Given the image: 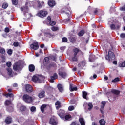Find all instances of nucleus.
<instances>
[{
  "label": "nucleus",
  "mask_w": 125,
  "mask_h": 125,
  "mask_svg": "<svg viewBox=\"0 0 125 125\" xmlns=\"http://www.w3.org/2000/svg\"><path fill=\"white\" fill-rule=\"evenodd\" d=\"M22 99L26 103H32L33 102V98L28 94H24Z\"/></svg>",
  "instance_id": "obj_1"
},
{
  "label": "nucleus",
  "mask_w": 125,
  "mask_h": 125,
  "mask_svg": "<svg viewBox=\"0 0 125 125\" xmlns=\"http://www.w3.org/2000/svg\"><path fill=\"white\" fill-rule=\"evenodd\" d=\"M32 81L35 83H41L42 82V77L40 76L34 75L32 77Z\"/></svg>",
  "instance_id": "obj_2"
},
{
  "label": "nucleus",
  "mask_w": 125,
  "mask_h": 125,
  "mask_svg": "<svg viewBox=\"0 0 125 125\" xmlns=\"http://www.w3.org/2000/svg\"><path fill=\"white\" fill-rule=\"evenodd\" d=\"M105 59L106 60H111H111H113V59H115V54H114V52L109 50L108 51V55H106Z\"/></svg>",
  "instance_id": "obj_3"
},
{
  "label": "nucleus",
  "mask_w": 125,
  "mask_h": 125,
  "mask_svg": "<svg viewBox=\"0 0 125 125\" xmlns=\"http://www.w3.org/2000/svg\"><path fill=\"white\" fill-rule=\"evenodd\" d=\"M112 93L115 94V96L113 97V99L116 100L117 99V97H118L119 95H120V93H121V91L116 89H112L111 90Z\"/></svg>",
  "instance_id": "obj_4"
},
{
  "label": "nucleus",
  "mask_w": 125,
  "mask_h": 125,
  "mask_svg": "<svg viewBox=\"0 0 125 125\" xmlns=\"http://www.w3.org/2000/svg\"><path fill=\"white\" fill-rule=\"evenodd\" d=\"M21 64L16 62L14 63L13 66V69L14 71H20V70H21Z\"/></svg>",
  "instance_id": "obj_5"
},
{
  "label": "nucleus",
  "mask_w": 125,
  "mask_h": 125,
  "mask_svg": "<svg viewBox=\"0 0 125 125\" xmlns=\"http://www.w3.org/2000/svg\"><path fill=\"white\" fill-rule=\"evenodd\" d=\"M25 90L27 93H32V92L34 91L33 87L30 84H27L25 85Z\"/></svg>",
  "instance_id": "obj_6"
},
{
  "label": "nucleus",
  "mask_w": 125,
  "mask_h": 125,
  "mask_svg": "<svg viewBox=\"0 0 125 125\" xmlns=\"http://www.w3.org/2000/svg\"><path fill=\"white\" fill-rule=\"evenodd\" d=\"M58 75L61 77L62 78H63V79H65L66 77H67V73L62 70L59 69L58 71Z\"/></svg>",
  "instance_id": "obj_7"
},
{
  "label": "nucleus",
  "mask_w": 125,
  "mask_h": 125,
  "mask_svg": "<svg viewBox=\"0 0 125 125\" xmlns=\"http://www.w3.org/2000/svg\"><path fill=\"white\" fill-rule=\"evenodd\" d=\"M38 15L39 17L43 18V17H45V16L47 15V12L46 11L41 10L38 13Z\"/></svg>",
  "instance_id": "obj_8"
},
{
  "label": "nucleus",
  "mask_w": 125,
  "mask_h": 125,
  "mask_svg": "<svg viewBox=\"0 0 125 125\" xmlns=\"http://www.w3.org/2000/svg\"><path fill=\"white\" fill-rule=\"evenodd\" d=\"M58 115L59 116V117H60L62 120H64V117H65L66 113L64 110H60Z\"/></svg>",
  "instance_id": "obj_9"
},
{
  "label": "nucleus",
  "mask_w": 125,
  "mask_h": 125,
  "mask_svg": "<svg viewBox=\"0 0 125 125\" xmlns=\"http://www.w3.org/2000/svg\"><path fill=\"white\" fill-rule=\"evenodd\" d=\"M30 47L34 50H37V49H39V43H38V42H33L30 45Z\"/></svg>",
  "instance_id": "obj_10"
},
{
  "label": "nucleus",
  "mask_w": 125,
  "mask_h": 125,
  "mask_svg": "<svg viewBox=\"0 0 125 125\" xmlns=\"http://www.w3.org/2000/svg\"><path fill=\"white\" fill-rule=\"evenodd\" d=\"M68 38L71 42L74 43L77 41V38L73 34H70Z\"/></svg>",
  "instance_id": "obj_11"
},
{
  "label": "nucleus",
  "mask_w": 125,
  "mask_h": 125,
  "mask_svg": "<svg viewBox=\"0 0 125 125\" xmlns=\"http://www.w3.org/2000/svg\"><path fill=\"white\" fill-rule=\"evenodd\" d=\"M5 123L7 125L11 124V123H12V117L10 116H7L5 119Z\"/></svg>",
  "instance_id": "obj_12"
},
{
  "label": "nucleus",
  "mask_w": 125,
  "mask_h": 125,
  "mask_svg": "<svg viewBox=\"0 0 125 125\" xmlns=\"http://www.w3.org/2000/svg\"><path fill=\"white\" fill-rule=\"evenodd\" d=\"M73 52H74L73 56H77V55H78V53H79V52H80L81 53V54H83V51H82L81 50H80L78 48H75L73 49Z\"/></svg>",
  "instance_id": "obj_13"
},
{
  "label": "nucleus",
  "mask_w": 125,
  "mask_h": 125,
  "mask_svg": "<svg viewBox=\"0 0 125 125\" xmlns=\"http://www.w3.org/2000/svg\"><path fill=\"white\" fill-rule=\"evenodd\" d=\"M38 97L40 99L44 98L45 97V91L42 90L38 94Z\"/></svg>",
  "instance_id": "obj_14"
},
{
  "label": "nucleus",
  "mask_w": 125,
  "mask_h": 125,
  "mask_svg": "<svg viewBox=\"0 0 125 125\" xmlns=\"http://www.w3.org/2000/svg\"><path fill=\"white\" fill-rule=\"evenodd\" d=\"M58 78L57 73H55L53 76L50 77V83H54V80H56Z\"/></svg>",
  "instance_id": "obj_15"
},
{
  "label": "nucleus",
  "mask_w": 125,
  "mask_h": 125,
  "mask_svg": "<svg viewBox=\"0 0 125 125\" xmlns=\"http://www.w3.org/2000/svg\"><path fill=\"white\" fill-rule=\"evenodd\" d=\"M56 66V63L53 62L51 63L50 64H49L48 65H47L46 66V69L47 70H48V71H49V70H50V69H51V68H55V67Z\"/></svg>",
  "instance_id": "obj_16"
},
{
  "label": "nucleus",
  "mask_w": 125,
  "mask_h": 125,
  "mask_svg": "<svg viewBox=\"0 0 125 125\" xmlns=\"http://www.w3.org/2000/svg\"><path fill=\"white\" fill-rule=\"evenodd\" d=\"M62 12L63 13H65L66 14H67V16H69V15H70V14H71V11H70V10L69 9H68V8L62 9Z\"/></svg>",
  "instance_id": "obj_17"
},
{
  "label": "nucleus",
  "mask_w": 125,
  "mask_h": 125,
  "mask_svg": "<svg viewBox=\"0 0 125 125\" xmlns=\"http://www.w3.org/2000/svg\"><path fill=\"white\" fill-rule=\"evenodd\" d=\"M57 87L60 92H63L64 86L61 84H58Z\"/></svg>",
  "instance_id": "obj_18"
},
{
  "label": "nucleus",
  "mask_w": 125,
  "mask_h": 125,
  "mask_svg": "<svg viewBox=\"0 0 125 125\" xmlns=\"http://www.w3.org/2000/svg\"><path fill=\"white\" fill-rule=\"evenodd\" d=\"M48 4L50 6V7H53L56 3H55V1L51 0L48 1Z\"/></svg>",
  "instance_id": "obj_19"
},
{
  "label": "nucleus",
  "mask_w": 125,
  "mask_h": 125,
  "mask_svg": "<svg viewBox=\"0 0 125 125\" xmlns=\"http://www.w3.org/2000/svg\"><path fill=\"white\" fill-rule=\"evenodd\" d=\"M69 89L70 91H77L78 90V88L77 87H73V84H70L69 86Z\"/></svg>",
  "instance_id": "obj_20"
},
{
  "label": "nucleus",
  "mask_w": 125,
  "mask_h": 125,
  "mask_svg": "<svg viewBox=\"0 0 125 125\" xmlns=\"http://www.w3.org/2000/svg\"><path fill=\"white\" fill-rule=\"evenodd\" d=\"M29 72H34L35 71V65L34 64H30L28 66Z\"/></svg>",
  "instance_id": "obj_21"
},
{
  "label": "nucleus",
  "mask_w": 125,
  "mask_h": 125,
  "mask_svg": "<svg viewBox=\"0 0 125 125\" xmlns=\"http://www.w3.org/2000/svg\"><path fill=\"white\" fill-rule=\"evenodd\" d=\"M4 104H5V106H10L11 105H12V102H11L9 100H6L5 101Z\"/></svg>",
  "instance_id": "obj_22"
},
{
  "label": "nucleus",
  "mask_w": 125,
  "mask_h": 125,
  "mask_svg": "<svg viewBox=\"0 0 125 125\" xmlns=\"http://www.w3.org/2000/svg\"><path fill=\"white\" fill-rule=\"evenodd\" d=\"M6 111L9 113H12L14 111V108L13 106H8L6 108Z\"/></svg>",
  "instance_id": "obj_23"
},
{
  "label": "nucleus",
  "mask_w": 125,
  "mask_h": 125,
  "mask_svg": "<svg viewBox=\"0 0 125 125\" xmlns=\"http://www.w3.org/2000/svg\"><path fill=\"white\" fill-rule=\"evenodd\" d=\"M87 110L88 111H91L92 110V108H93V105L92 104V103H88L87 104Z\"/></svg>",
  "instance_id": "obj_24"
},
{
  "label": "nucleus",
  "mask_w": 125,
  "mask_h": 125,
  "mask_svg": "<svg viewBox=\"0 0 125 125\" xmlns=\"http://www.w3.org/2000/svg\"><path fill=\"white\" fill-rule=\"evenodd\" d=\"M49 123L51 125H57V123L56 122L55 120L53 118H51L50 119Z\"/></svg>",
  "instance_id": "obj_25"
},
{
  "label": "nucleus",
  "mask_w": 125,
  "mask_h": 125,
  "mask_svg": "<svg viewBox=\"0 0 125 125\" xmlns=\"http://www.w3.org/2000/svg\"><path fill=\"white\" fill-rule=\"evenodd\" d=\"M3 95L4 96H6L7 98L8 97H10V98L14 97V95H13V94L12 93H7V94L4 93Z\"/></svg>",
  "instance_id": "obj_26"
},
{
  "label": "nucleus",
  "mask_w": 125,
  "mask_h": 125,
  "mask_svg": "<svg viewBox=\"0 0 125 125\" xmlns=\"http://www.w3.org/2000/svg\"><path fill=\"white\" fill-rule=\"evenodd\" d=\"M7 73L9 76H10L11 77H12V69L10 68H7Z\"/></svg>",
  "instance_id": "obj_27"
},
{
  "label": "nucleus",
  "mask_w": 125,
  "mask_h": 125,
  "mask_svg": "<svg viewBox=\"0 0 125 125\" xmlns=\"http://www.w3.org/2000/svg\"><path fill=\"white\" fill-rule=\"evenodd\" d=\"M21 112H25L27 110V107L24 105H22L20 107Z\"/></svg>",
  "instance_id": "obj_28"
},
{
  "label": "nucleus",
  "mask_w": 125,
  "mask_h": 125,
  "mask_svg": "<svg viewBox=\"0 0 125 125\" xmlns=\"http://www.w3.org/2000/svg\"><path fill=\"white\" fill-rule=\"evenodd\" d=\"M79 122L81 125H85V122H84V120L83 119V118H79Z\"/></svg>",
  "instance_id": "obj_29"
},
{
  "label": "nucleus",
  "mask_w": 125,
  "mask_h": 125,
  "mask_svg": "<svg viewBox=\"0 0 125 125\" xmlns=\"http://www.w3.org/2000/svg\"><path fill=\"white\" fill-rule=\"evenodd\" d=\"M45 108H46V105L45 104H43L41 106L40 109L42 113H44V109H45Z\"/></svg>",
  "instance_id": "obj_30"
},
{
  "label": "nucleus",
  "mask_w": 125,
  "mask_h": 125,
  "mask_svg": "<svg viewBox=\"0 0 125 125\" xmlns=\"http://www.w3.org/2000/svg\"><path fill=\"white\" fill-rule=\"evenodd\" d=\"M99 123L100 125H106V121L104 119H101L99 121Z\"/></svg>",
  "instance_id": "obj_31"
},
{
  "label": "nucleus",
  "mask_w": 125,
  "mask_h": 125,
  "mask_svg": "<svg viewBox=\"0 0 125 125\" xmlns=\"http://www.w3.org/2000/svg\"><path fill=\"white\" fill-rule=\"evenodd\" d=\"M71 117L70 115H65L64 117V121H69L71 119Z\"/></svg>",
  "instance_id": "obj_32"
},
{
  "label": "nucleus",
  "mask_w": 125,
  "mask_h": 125,
  "mask_svg": "<svg viewBox=\"0 0 125 125\" xmlns=\"http://www.w3.org/2000/svg\"><path fill=\"white\" fill-rule=\"evenodd\" d=\"M119 66L120 68H125V61H124L123 62L120 63Z\"/></svg>",
  "instance_id": "obj_33"
},
{
  "label": "nucleus",
  "mask_w": 125,
  "mask_h": 125,
  "mask_svg": "<svg viewBox=\"0 0 125 125\" xmlns=\"http://www.w3.org/2000/svg\"><path fill=\"white\" fill-rule=\"evenodd\" d=\"M87 93L85 91L83 92V97L84 99H87Z\"/></svg>",
  "instance_id": "obj_34"
},
{
  "label": "nucleus",
  "mask_w": 125,
  "mask_h": 125,
  "mask_svg": "<svg viewBox=\"0 0 125 125\" xmlns=\"http://www.w3.org/2000/svg\"><path fill=\"white\" fill-rule=\"evenodd\" d=\"M21 11H24V15H25V11H27V10H28V7H21Z\"/></svg>",
  "instance_id": "obj_35"
},
{
  "label": "nucleus",
  "mask_w": 125,
  "mask_h": 125,
  "mask_svg": "<svg viewBox=\"0 0 125 125\" xmlns=\"http://www.w3.org/2000/svg\"><path fill=\"white\" fill-rule=\"evenodd\" d=\"M13 5H17L18 4V0H12Z\"/></svg>",
  "instance_id": "obj_36"
},
{
  "label": "nucleus",
  "mask_w": 125,
  "mask_h": 125,
  "mask_svg": "<svg viewBox=\"0 0 125 125\" xmlns=\"http://www.w3.org/2000/svg\"><path fill=\"white\" fill-rule=\"evenodd\" d=\"M118 82H120V78L119 77H117L114 80H112V83H118Z\"/></svg>",
  "instance_id": "obj_37"
},
{
  "label": "nucleus",
  "mask_w": 125,
  "mask_h": 125,
  "mask_svg": "<svg viewBox=\"0 0 125 125\" xmlns=\"http://www.w3.org/2000/svg\"><path fill=\"white\" fill-rule=\"evenodd\" d=\"M52 31H58L59 30V28L56 27V26H52L51 27Z\"/></svg>",
  "instance_id": "obj_38"
},
{
  "label": "nucleus",
  "mask_w": 125,
  "mask_h": 125,
  "mask_svg": "<svg viewBox=\"0 0 125 125\" xmlns=\"http://www.w3.org/2000/svg\"><path fill=\"white\" fill-rule=\"evenodd\" d=\"M8 7V4L7 3H4L2 5V8H4V9H5Z\"/></svg>",
  "instance_id": "obj_39"
},
{
  "label": "nucleus",
  "mask_w": 125,
  "mask_h": 125,
  "mask_svg": "<svg viewBox=\"0 0 125 125\" xmlns=\"http://www.w3.org/2000/svg\"><path fill=\"white\" fill-rule=\"evenodd\" d=\"M44 61L45 63H48L49 61V58L48 57H46L44 59Z\"/></svg>",
  "instance_id": "obj_40"
},
{
  "label": "nucleus",
  "mask_w": 125,
  "mask_h": 125,
  "mask_svg": "<svg viewBox=\"0 0 125 125\" xmlns=\"http://www.w3.org/2000/svg\"><path fill=\"white\" fill-rule=\"evenodd\" d=\"M56 24V22L53 21H50V25L51 26H54Z\"/></svg>",
  "instance_id": "obj_41"
},
{
  "label": "nucleus",
  "mask_w": 125,
  "mask_h": 125,
  "mask_svg": "<svg viewBox=\"0 0 125 125\" xmlns=\"http://www.w3.org/2000/svg\"><path fill=\"white\" fill-rule=\"evenodd\" d=\"M62 42H68V39L66 37H63L62 39Z\"/></svg>",
  "instance_id": "obj_42"
},
{
  "label": "nucleus",
  "mask_w": 125,
  "mask_h": 125,
  "mask_svg": "<svg viewBox=\"0 0 125 125\" xmlns=\"http://www.w3.org/2000/svg\"><path fill=\"white\" fill-rule=\"evenodd\" d=\"M13 45L15 47H17L19 45V43L17 42H15L13 43Z\"/></svg>",
  "instance_id": "obj_43"
},
{
  "label": "nucleus",
  "mask_w": 125,
  "mask_h": 125,
  "mask_svg": "<svg viewBox=\"0 0 125 125\" xmlns=\"http://www.w3.org/2000/svg\"><path fill=\"white\" fill-rule=\"evenodd\" d=\"M0 53H1V54H4L5 53V49H4V48L0 49Z\"/></svg>",
  "instance_id": "obj_44"
},
{
  "label": "nucleus",
  "mask_w": 125,
  "mask_h": 125,
  "mask_svg": "<svg viewBox=\"0 0 125 125\" xmlns=\"http://www.w3.org/2000/svg\"><path fill=\"white\" fill-rule=\"evenodd\" d=\"M84 35V32H79L78 33V36L79 37H83V36Z\"/></svg>",
  "instance_id": "obj_45"
},
{
  "label": "nucleus",
  "mask_w": 125,
  "mask_h": 125,
  "mask_svg": "<svg viewBox=\"0 0 125 125\" xmlns=\"http://www.w3.org/2000/svg\"><path fill=\"white\" fill-rule=\"evenodd\" d=\"M110 27L111 30H115L116 29V26L114 24L110 25Z\"/></svg>",
  "instance_id": "obj_46"
},
{
  "label": "nucleus",
  "mask_w": 125,
  "mask_h": 125,
  "mask_svg": "<svg viewBox=\"0 0 125 125\" xmlns=\"http://www.w3.org/2000/svg\"><path fill=\"white\" fill-rule=\"evenodd\" d=\"M36 110V107L35 106H32L30 108L31 112H35Z\"/></svg>",
  "instance_id": "obj_47"
},
{
  "label": "nucleus",
  "mask_w": 125,
  "mask_h": 125,
  "mask_svg": "<svg viewBox=\"0 0 125 125\" xmlns=\"http://www.w3.org/2000/svg\"><path fill=\"white\" fill-rule=\"evenodd\" d=\"M72 61H74V62L78 61V58H77V56H74L73 57H72Z\"/></svg>",
  "instance_id": "obj_48"
},
{
  "label": "nucleus",
  "mask_w": 125,
  "mask_h": 125,
  "mask_svg": "<svg viewBox=\"0 0 125 125\" xmlns=\"http://www.w3.org/2000/svg\"><path fill=\"white\" fill-rule=\"evenodd\" d=\"M7 53L9 55H11L13 53L12 50L11 49H9L7 51Z\"/></svg>",
  "instance_id": "obj_49"
},
{
  "label": "nucleus",
  "mask_w": 125,
  "mask_h": 125,
  "mask_svg": "<svg viewBox=\"0 0 125 125\" xmlns=\"http://www.w3.org/2000/svg\"><path fill=\"white\" fill-rule=\"evenodd\" d=\"M75 109V107L73 106H70L68 107L69 111H73V110Z\"/></svg>",
  "instance_id": "obj_50"
},
{
  "label": "nucleus",
  "mask_w": 125,
  "mask_h": 125,
  "mask_svg": "<svg viewBox=\"0 0 125 125\" xmlns=\"http://www.w3.org/2000/svg\"><path fill=\"white\" fill-rule=\"evenodd\" d=\"M11 62H8L6 63V66L7 67H8L9 68V67H11Z\"/></svg>",
  "instance_id": "obj_51"
},
{
  "label": "nucleus",
  "mask_w": 125,
  "mask_h": 125,
  "mask_svg": "<svg viewBox=\"0 0 125 125\" xmlns=\"http://www.w3.org/2000/svg\"><path fill=\"white\" fill-rule=\"evenodd\" d=\"M8 32H6L4 34H2V36L4 37V38H6L8 36Z\"/></svg>",
  "instance_id": "obj_52"
},
{
  "label": "nucleus",
  "mask_w": 125,
  "mask_h": 125,
  "mask_svg": "<svg viewBox=\"0 0 125 125\" xmlns=\"http://www.w3.org/2000/svg\"><path fill=\"white\" fill-rule=\"evenodd\" d=\"M96 78H97V75L96 74H94L93 75V77L91 76V77H90V79L91 80H93V79H96Z\"/></svg>",
  "instance_id": "obj_53"
},
{
  "label": "nucleus",
  "mask_w": 125,
  "mask_h": 125,
  "mask_svg": "<svg viewBox=\"0 0 125 125\" xmlns=\"http://www.w3.org/2000/svg\"><path fill=\"white\" fill-rule=\"evenodd\" d=\"M120 37L122 39H124L125 38V33H121L120 35Z\"/></svg>",
  "instance_id": "obj_54"
},
{
  "label": "nucleus",
  "mask_w": 125,
  "mask_h": 125,
  "mask_svg": "<svg viewBox=\"0 0 125 125\" xmlns=\"http://www.w3.org/2000/svg\"><path fill=\"white\" fill-rule=\"evenodd\" d=\"M56 105H61V103L59 102V101H57L55 104Z\"/></svg>",
  "instance_id": "obj_55"
},
{
  "label": "nucleus",
  "mask_w": 125,
  "mask_h": 125,
  "mask_svg": "<svg viewBox=\"0 0 125 125\" xmlns=\"http://www.w3.org/2000/svg\"><path fill=\"white\" fill-rule=\"evenodd\" d=\"M81 63H82V66H83V67H84V66H85V64H86L85 61H82L81 62Z\"/></svg>",
  "instance_id": "obj_56"
},
{
  "label": "nucleus",
  "mask_w": 125,
  "mask_h": 125,
  "mask_svg": "<svg viewBox=\"0 0 125 125\" xmlns=\"http://www.w3.org/2000/svg\"><path fill=\"white\" fill-rule=\"evenodd\" d=\"M120 10H121L122 11H125V5H124V6L120 8Z\"/></svg>",
  "instance_id": "obj_57"
},
{
  "label": "nucleus",
  "mask_w": 125,
  "mask_h": 125,
  "mask_svg": "<svg viewBox=\"0 0 125 125\" xmlns=\"http://www.w3.org/2000/svg\"><path fill=\"white\" fill-rule=\"evenodd\" d=\"M97 12H98V9H95V10L94 12V14H97Z\"/></svg>",
  "instance_id": "obj_58"
},
{
  "label": "nucleus",
  "mask_w": 125,
  "mask_h": 125,
  "mask_svg": "<svg viewBox=\"0 0 125 125\" xmlns=\"http://www.w3.org/2000/svg\"><path fill=\"white\" fill-rule=\"evenodd\" d=\"M5 32H9V28L8 27H6L5 28Z\"/></svg>",
  "instance_id": "obj_59"
},
{
  "label": "nucleus",
  "mask_w": 125,
  "mask_h": 125,
  "mask_svg": "<svg viewBox=\"0 0 125 125\" xmlns=\"http://www.w3.org/2000/svg\"><path fill=\"white\" fill-rule=\"evenodd\" d=\"M52 59L54 60V61H55L56 60V56H52Z\"/></svg>",
  "instance_id": "obj_60"
},
{
  "label": "nucleus",
  "mask_w": 125,
  "mask_h": 125,
  "mask_svg": "<svg viewBox=\"0 0 125 125\" xmlns=\"http://www.w3.org/2000/svg\"><path fill=\"white\" fill-rule=\"evenodd\" d=\"M113 64H114V65H117V64H118L117 61H114L113 62Z\"/></svg>",
  "instance_id": "obj_61"
},
{
  "label": "nucleus",
  "mask_w": 125,
  "mask_h": 125,
  "mask_svg": "<svg viewBox=\"0 0 125 125\" xmlns=\"http://www.w3.org/2000/svg\"><path fill=\"white\" fill-rule=\"evenodd\" d=\"M102 105L105 106L106 105V102H102Z\"/></svg>",
  "instance_id": "obj_62"
},
{
  "label": "nucleus",
  "mask_w": 125,
  "mask_h": 125,
  "mask_svg": "<svg viewBox=\"0 0 125 125\" xmlns=\"http://www.w3.org/2000/svg\"><path fill=\"white\" fill-rule=\"evenodd\" d=\"M104 108H105V105H101V109H102V110H104Z\"/></svg>",
  "instance_id": "obj_63"
},
{
  "label": "nucleus",
  "mask_w": 125,
  "mask_h": 125,
  "mask_svg": "<svg viewBox=\"0 0 125 125\" xmlns=\"http://www.w3.org/2000/svg\"><path fill=\"white\" fill-rule=\"evenodd\" d=\"M40 47L41 48H43V47H44V44H42L40 45Z\"/></svg>",
  "instance_id": "obj_64"
}]
</instances>
